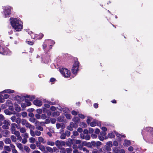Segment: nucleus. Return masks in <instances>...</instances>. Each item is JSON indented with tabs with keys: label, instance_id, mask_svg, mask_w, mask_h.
I'll list each match as a JSON object with an SVG mask.
<instances>
[{
	"label": "nucleus",
	"instance_id": "obj_12",
	"mask_svg": "<svg viewBox=\"0 0 153 153\" xmlns=\"http://www.w3.org/2000/svg\"><path fill=\"white\" fill-rule=\"evenodd\" d=\"M15 92V91L13 90L7 89L1 92V93H8L9 94L13 93Z\"/></svg>",
	"mask_w": 153,
	"mask_h": 153
},
{
	"label": "nucleus",
	"instance_id": "obj_8",
	"mask_svg": "<svg viewBox=\"0 0 153 153\" xmlns=\"http://www.w3.org/2000/svg\"><path fill=\"white\" fill-rule=\"evenodd\" d=\"M4 125L2 126V128L4 129H8L9 128L8 126L10 125V123L6 120H4L3 122Z\"/></svg>",
	"mask_w": 153,
	"mask_h": 153
},
{
	"label": "nucleus",
	"instance_id": "obj_34",
	"mask_svg": "<svg viewBox=\"0 0 153 153\" xmlns=\"http://www.w3.org/2000/svg\"><path fill=\"white\" fill-rule=\"evenodd\" d=\"M25 102L26 103V105L27 106H30L31 105V103L30 102L29 100L28 99H25Z\"/></svg>",
	"mask_w": 153,
	"mask_h": 153
},
{
	"label": "nucleus",
	"instance_id": "obj_52",
	"mask_svg": "<svg viewBox=\"0 0 153 153\" xmlns=\"http://www.w3.org/2000/svg\"><path fill=\"white\" fill-rule=\"evenodd\" d=\"M53 152H56V153L58 152L59 149L56 147H53Z\"/></svg>",
	"mask_w": 153,
	"mask_h": 153
},
{
	"label": "nucleus",
	"instance_id": "obj_38",
	"mask_svg": "<svg viewBox=\"0 0 153 153\" xmlns=\"http://www.w3.org/2000/svg\"><path fill=\"white\" fill-rule=\"evenodd\" d=\"M15 122H16L18 125H20V123L21 122V119L18 117L16 119V121Z\"/></svg>",
	"mask_w": 153,
	"mask_h": 153
},
{
	"label": "nucleus",
	"instance_id": "obj_21",
	"mask_svg": "<svg viewBox=\"0 0 153 153\" xmlns=\"http://www.w3.org/2000/svg\"><path fill=\"white\" fill-rule=\"evenodd\" d=\"M47 144L48 145L53 146L54 145L55 143L53 142H52V141L48 140L47 143Z\"/></svg>",
	"mask_w": 153,
	"mask_h": 153
},
{
	"label": "nucleus",
	"instance_id": "obj_5",
	"mask_svg": "<svg viewBox=\"0 0 153 153\" xmlns=\"http://www.w3.org/2000/svg\"><path fill=\"white\" fill-rule=\"evenodd\" d=\"M79 62L78 61H75L71 69V71L74 74L77 73L79 70Z\"/></svg>",
	"mask_w": 153,
	"mask_h": 153
},
{
	"label": "nucleus",
	"instance_id": "obj_17",
	"mask_svg": "<svg viewBox=\"0 0 153 153\" xmlns=\"http://www.w3.org/2000/svg\"><path fill=\"white\" fill-rule=\"evenodd\" d=\"M8 103L10 104V105L9 106L8 108L11 111H13L14 110V108L13 106L12 102L11 101L8 100Z\"/></svg>",
	"mask_w": 153,
	"mask_h": 153
},
{
	"label": "nucleus",
	"instance_id": "obj_50",
	"mask_svg": "<svg viewBox=\"0 0 153 153\" xmlns=\"http://www.w3.org/2000/svg\"><path fill=\"white\" fill-rule=\"evenodd\" d=\"M38 140L39 143H43L44 140L43 138L42 137H39L38 138Z\"/></svg>",
	"mask_w": 153,
	"mask_h": 153
},
{
	"label": "nucleus",
	"instance_id": "obj_30",
	"mask_svg": "<svg viewBox=\"0 0 153 153\" xmlns=\"http://www.w3.org/2000/svg\"><path fill=\"white\" fill-rule=\"evenodd\" d=\"M108 137L110 138H113L115 137V135L113 133H109L108 134Z\"/></svg>",
	"mask_w": 153,
	"mask_h": 153
},
{
	"label": "nucleus",
	"instance_id": "obj_56",
	"mask_svg": "<svg viewBox=\"0 0 153 153\" xmlns=\"http://www.w3.org/2000/svg\"><path fill=\"white\" fill-rule=\"evenodd\" d=\"M73 127L71 125L68 126L67 129L70 131H72L73 130Z\"/></svg>",
	"mask_w": 153,
	"mask_h": 153
},
{
	"label": "nucleus",
	"instance_id": "obj_35",
	"mask_svg": "<svg viewBox=\"0 0 153 153\" xmlns=\"http://www.w3.org/2000/svg\"><path fill=\"white\" fill-rule=\"evenodd\" d=\"M32 129H30V133L31 136L32 137L35 136V132L32 130Z\"/></svg>",
	"mask_w": 153,
	"mask_h": 153
},
{
	"label": "nucleus",
	"instance_id": "obj_29",
	"mask_svg": "<svg viewBox=\"0 0 153 153\" xmlns=\"http://www.w3.org/2000/svg\"><path fill=\"white\" fill-rule=\"evenodd\" d=\"M4 149L8 152L11 151V149L10 146H4Z\"/></svg>",
	"mask_w": 153,
	"mask_h": 153
},
{
	"label": "nucleus",
	"instance_id": "obj_9",
	"mask_svg": "<svg viewBox=\"0 0 153 153\" xmlns=\"http://www.w3.org/2000/svg\"><path fill=\"white\" fill-rule=\"evenodd\" d=\"M33 102L35 105L38 106L39 107H40V106L42 105L43 104L42 101L37 99L35 100Z\"/></svg>",
	"mask_w": 153,
	"mask_h": 153
},
{
	"label": "nucleus",
	"instance_id": "obj_26",
	"mask_svg": "<svg viewBox=\"0 0 153 153\" xmlns=\"http://www.w3.org/2000/svg\"><path fill=\"white\" fill-rule=\"evenodd\" d=\"M97 123L94 120L93 122L90 123V125L92 127H93V126H95L96 125Z\"/></svg>",
	"mask_w": 153,
	"mask_h": 153
},
{
	"label": "nucleus",
	"instance_id": "obj_7",
	"mask_svg": "<svg viewBox=\"0 0 153 153\" xmlns=\"http://www.w3.org/2000/svg\"><path fill=\"white\" fill-rule=\"evenodd\" d=\"M146 132H148L153 137V128L151 127H147L144 129Z\"/></svg>",
	"mask_w": 153,
	"mask_h": 153
},
{
	"label": "nucleus",
	"instance_id": "obj_32",
	"mask_svg": "<svg viewBox=\"0 0 153 153\" xmlns=\"http://www.w3.org/2000/svg\"><path fill=\"white\" fill-rule=\"evenodd\" d=\"M60 149V152L61 153H65L66 150L64 148H62L61 147H60V148L59 149Z\"/></svg>",
	"mask_w": 153,
	"mask_h": 153
},
{
	"label": "nucleus",
	"instance_id": "obj_16",
	"mask_svg": "<svg viewBox=\"0 0 153 153\" xmlns=\"http://www.w3.org/2000/svg\"><path fill=\"white\" fill-rule=\"evenodd\" d=\"M27 128H29L30 129H34L35 128V127L33 126H32L30 123L27 122L26 124L25 125Z\"/></svg>",
	"mask_w": 153,
	"mask_h": 153
},
{
	"label": "nucleus",
	"instance_id": "obj_47",
	"mask_svg": "<svg viewBox=\"0 0 153 153\" xmlns=\"http://www.w3.org/2000/svg\"><path fill=\"white\" fill-rule=\"evenodd\" d=\"M30 142L33 143L35 141V138L33 137H30L29 139Z\"/></svg>",
	"mask_w": 153,
	"mask_h": 153
},
{
	"label": "nucleus",
	"instance_id": "obj_6",
	"mask_svg": "<svg viewBox=\"0 0 153 153\" xmlns=\"http://www.w3.org/2000/svg\"><path fill=\"white\" fill-rule=\"evenodd\" d=\"M5 17H7L9 16L11 13V8H8L4 11Z\"/></svg>",
	"mask_w": 153,
	"mask_h": 153
},
{
	"label": "nucleus",
	"instance_id": "obj_14",
	"mask_svg": "<svg viewBox=\"0 0 153 153\" xmlns=\"http://www.w3.org/2000/svg\"><path fill=\"white\" fill-rule=\"evenodd\" d=\"M55 144L58 148L60 149L61 147V140H57L55 142Z\"/></svg>",
	"mask_w": 153,
	"mask_h": 153
},
{
	"label": "nucleus",
	"instance_id": "obj_28",
	"mask_svg": "<svg viewBox=\"0 0 153 153\" xmlns=\"http://www.w3.org/2000/svg\"><path fill=\"white\" fill-rule=\"evenodd\" d=\"M13 134H14L16 135V136L17 137L19 136V135H20V134L19 131H14L12 133Z\"/></svg>",
	"mask_w": 153,
	"mask_h": 153
},
{
	"label": "nucleus",
	"instance_id": "obj_18",
	"mask_svg": "<svg viewBox=\"0 0 153 153\" xmlns=\"http://www.w3.org/2000/svg\"><path fill=\"white\" fill-rule=\"evenodd\" d=\"M14 105H15L16 107L15 108V110L17 111H20L21 110V108L17 104H14Z\"/></svg>",
	"mask_w": 153,
	"mask_h": 153
},
{
	"label": "nucleus",
	"instance_id": "obj_10",
	"mask_svg": "<svg viewBox=\"0 0 153 153\" xmlns=\"http://www.w3.org/2000/svg\"><path fill=\"white\" fill-rule=\"evenodd\" d=\"M74 139H69L66 143V145L67 146L69 147L71 146L72 144L74 143Z\"/></svg>",
	"mask_w": 153,
	"mask_h": 153
},
{
	"label": "nucleus",
	"instance_id": "obj_57",
	"mask_svg": "<svg viewBox=\"0 0 153 153\" xmlns=\"http://www.w3.org/2000/svg\"><path fill=\"white\" fill-rule=\"evenodd\" d=\"M29 120L30 122L32 123H34L35 121V119L33 117H31L30 118Z\"/></svg>",
	"mask_w": 153,
	"mask_h": 153
},
{
	"label": "nucleus",
	"instance_id": "obj_4",
	"mask_svg": "<svg viewBox=\"0 0 153 153\" xmlns=\"http://www.w3.org/2000/svg\"><path fill=\"white\" fill-rule=\"evenodd\" d=\"M72 120L74 123L71 122L70 125L72 126L74 128L77 127L80 121L79 118L77 117H74V118Z\"/></svg>",
	"mask_w": 153,
	"mask_h": 153
},
{
	"label": "nucleus",
	"instance_id": "obj_43",
	"mask_svg": "<svg viewBox=\"0 0 153 153\" xmlns=\"http://www.w3.org/2000/svg\"><path fill=\"white\" fill-rule=\"evenodd\" d=\"M78 116L80 118L82 119H84L85 118V116H84V115L82 114H78Z\"/></svg>",
	"mask_w": 153,
	"mask_h": 153
},
{
	"label": "nucleus",
	"instance_id": "obj_2",
	"mask_svg": "<svg viewBox=\"0 0 153 153\" xmlns=\"http://www.w3.org/2000/svg\"><path fill=\"white\" fill-rule=\"evenodd\" d=\"M0 54L4 55H10L11 54V51L8 48L0 45Z\"/></svg>",
	"mask_w": 153,
	"mask_h": 153
},
{
	"label": "nucleus",
	"instance_id": "obj_63",
	"mask_svg": "<svg viewBox=\"0 0 153 153\" xmlns=\"http://www.w3.org/2000/svg\"><path fill=\"white\" fill-rule=\"evenodd\" d=\"M47 116L45 114H42L41 115V118L42 119H45L46 118Z\"/></svg>",
	"mask_w": 153,
	"mask_h": 153
},
{
	"label": "nucleus",
	"instance_id": "obj_20",
	"mask_svg": "<svg viewBox=\"0 0 153 153\" xmlns=\"http://www.w3.org/2000/svg\"><path fill=\"white\" fill-rule=\"evenodd\" d=\"M4 141L6 144H10L11 143V140L9 138H6Z\"/></svg>",
	"mask_w": 153,
	"mask_h": 153
},
{
	"label": "nucleus",
	"instance_id": "obj_60",
	"mask_svg": "<svg viewBox=\"0 0 153 153\" xmlns=\"http://www.w3.org/2000/svg\"><path fill=\"white\" fill-rule=\"evenodd\" d=\"M22 115L23 117H25L27 116V114L26 112L25 111H23V112L22 113Z\"/></svg>",
	"mask_w": 153,
	"mask_h": 153
},
{
	"label": "nucleus",
	"instance_id": "obj_62",
	"mask_svg": "<svg viewBox=\"0 0 153 153\" xmlns=\"http://www.w3.org/2000/svg\"><path fill=\"white\" fill-rule=\"evenodd\" d=\"M66 136L69 137L70 134V132L68 131H66L65 132Z\"/></svg>",
	"mask_w": 153,
	"mask_h": 153
},
{
	"label": "nucleus",
	"instance_id": "obj_44",
	"mask_svg": "<svg viewBox=\"0 0 153 153\" xmlns=\"http://www.w3.org/2000/svg\"><path fill=\"white\" fill-rule=\"evenodd\" d=\"M27 121L25 119H22V120H21V123L22 125H26L27 123Z\"/></svg>",
	"mask_w": 153,
	"mask_h": 153
},
{
	"label": "nucleus",
	"instance_id": "obj_42",
	"mask_svg": "<svg viewBox=\"0 0 153 153\" xmlns=\"http://www.w3.org/2000/svg\"><path fill=\"white\" fill-rule=\"evenodd\" d=\"M20 131L21 133H24L26 131V130L24 128H21L20 129Z\"/></svg>",
	"mask_w": 153,
	"mask_h": 153
},
{
	"label": "nucleus",
	"instance_id": "obj_51",
	"mask_svg": "<svg viewBox=\"0 0 153 153\" xmlns=\"http://www.w3.org/2000/svg\"><path fill=\"white\" fill-rule=\"evenodd\" d=\"M90 135L89 134H87V135H85V140H89L90 139Z\"/></svg>",
	"mask_w": 153,
	"mask_h": 153
},
{
	"label": "nucleus",
	"instance_id": "obj_45",
	"mask_svg": "<svg viewBox=\"0 0 153 153\" xmlns=\"http://www.w3.org/2000/svg\"><path fill=\"white\" fill-rule=\"evenodd\" d=\"M85 145L88 147H90V148H91V147H92L91 143L89 142L86 143Z\"/></svg>",
	"mask_w": 153,
	"mask_h": 153
},
{
	"label": "nucleus",
	"instance_id": "obj_25",
	"mask_svg": "<svg viewBox=\"0 0 153 153\" xmlns=\"http://www.w3.org/2000/svg\"><path fill=\"white\" fill-rule=\"evenodd\" d=\"M17 146L18 148L21 150H22L23 149V146L21 143H19L17 144Z\"/></svg>",
	"mask_w": 153,
	"mask_h": 153
},
{
	"label": "nucleus",
	"instance_id": "obj_37",
	"mask_svg": "<svg viewBox=\"0 0 153 153\" xmlns=\"http://www.w3.org/2000/svg\"><path fill=\"white\" fill-rule=\"evenodd\" d=\"M30 148L32 149H34L36 148V146L35 144L32 143L30 146Z\"/></svg>",
	"mask_w": 153,
	"mask_h": 153
},
{
	"label": "nucleus",
	"instance_id": "obj_1",
	"mask_svg": "<svg viewBox=\"0 0 153 153\" xmlns=\"http://www.w3.org/2000/svg\"><path fill=\"white\" fill-rule=\"evenodd\" d=\"M11 25L16 31H20L23 29V23L20 19L17 18L10 19Z\"/></svg>",
	"mask_w": 153,
	"mask_h": 153
},
{
	"label": "nucleus",
	"instance_id": "obj_64",
	"mask_svg": "<svg viewBox=\"0 0 153 153\" xmlns=\"http://www.w3.org/2000/svg\"><path fill=\"white\" fill-rule=\"evenodd\" d=\"M128 150L130 152H132L134 150V149L132 146H130L128 147Z\"/></svg>",
	"mask_w": 153,
	"mask_h": 153
},
{
	"label": "nucleus",
	"instance_id": "obj_27",
	"mask_svg": "<svg viewBox=\"0 0 153 153\" xmlns=\"http://www.w3.org/2000/svg\"><path fill=\"white\" fill-rule=\"evenodd\" d=\"M11 139L13 142H16V138L13 135H12L11 136Z\"/></svg>",
	"mask_w": 153,
	"mask_h": 153
},
{
	"label": "nucleus",
	"instance_id": "obj_3",
	"mask_svg": "<svg viewBox=\"0 0 153 153\" xmlns=\"http://www.w3.org/2000/svg\"><path fill=\"white\" fill-rule=\"evenodd\" d=\"M60 72L62 75L66 78H68L71 76V73L70 70L66 68H62L60 70Z\"/></svg>",
	"mask_w": 153,
	"mask_h": 153
},
{
	"label": "nucleus",
	"instance_id": "obj_15",
	"mask_svg": "<svg viewBox=\"0 0 153 153\" xmlns=\"http://www.w3.org/2000/svg\"><path fill=\"white\" fill-rule=\"evenodd\" d=\"M131 143L130 142V140H124V142L123 143V145L127 147L130 145Z\"/></svg>",
	"mask_w": 153,
	"mask_h": 153
},
{
	"label": "nucleus",
	"instance_id": "obj_19",
	"mask_svg": "<svg viewBox=\"0 0 153 153\" xmlns=\"http://www.w3.org/2000/svg\"><path fill=\"white\" fill-rule=\"evenodd\" d=\"M39 149L41 150V151L42 152H43L44 153H45V151H46V148L43 145H41L39 148Z\"/></svg>",
	"mask_w": 153,
	"mask_h": 153
},
{
	"label": "nucleus",
	"instance_id": "obj_11",
	"mask_svg": "<svg viewBox=\"0 0 153 153\" xmlns=\"http://www.w3.org/2000/svg\"><path fill=\"white\" fill-rule=\"evenodd\" d=\"M46 149L45 153H48V152L52 153L53 152V149L50 146H47L46 147Z\"/></svg>",
	"mask_w": 153,
	"mask_h": 153
},
{
	"label": "nucleus",
	"instance_id": "obj_33",
	"mask_svg": "<svg viewBox=\"0 0 153 153\" xmlns=\"http://www.w3.org/2000/svg\"><path fill=\"white\" fill-rule=\"evenodd\" d=\"M4 111V113L7 115H10L12 114V112L10 111L8 109H5Z\"/></svg>",
	"mask_w": 153,
	"mask_h": 153
},
{
	"label": "nucleus",
	"instance_id": "obj_39",
	"mask_svg": "<svg viewBox=\"0 0 153 153\" xmlns=\"http://www.w3.org/2000/svg\"><path fill=\"white\" fill-rule=\"evenodd\" d=\"M65 116L66 118L68 119H71V114H65Z\"/></svg>",
	"mask_w": 153,
	"mask_h": 153
},
{
	"label": "nucleus",
	"instance_id": "obj_55",
	"mask_svg": "<svg viewBox=\"0 0 153 153\" xmlns=\"http://www.w3.org/2000/svg\"><path fill=\"white\" fill-rule=\"evenodd\" d=\"M4 146V143L2 141H0V149H2Z\"/></svg>",
	"mask_w": 153,
	"mask_h": 153
},
{
	"label": "nucleus",
	"instance_id": "obj_46",
	"mask_svg": "<svg viewBox=\"0 0 153 153\" xmlns=\"http://www.w3.org/2000/svg\"><path fill=\"white\" fill-rule=\"evenodd\" d=\"M59 115V113L58 111L54 112L52 114V116L54 117L58 116Z\"/></svg>",
	"mask_w": 153,
	"mask_h": 153
},
{
	"label": "nucleus",
	"instance_id": "obj_36",
	"mask_svg": "<svg viewBox=\"0 0 153 153\" xmlns=\"http://www.w3.org/2000/svg\"><path fill=\"white\" fill-rule=\"evenodd\" d=\"M11 120L13 122H15L16 120V117L15 116H13L11 118Z\"/></svg>",
	"mask_w": 153,
	"mask_h": 153
},
{
	"label": "nucleus",
	"instance_id": "obj_59",
	"mask_svg": "<svg viewBox=\"0 0 153 153\" xmlns=\"http://www.w3.org/2000/svg\"><path fill=\"white\" fill-rule=\"evenodd\" d=\"M71 114L74 116H76L77 114V113L76 111L74 110H73L71 111Z\"/></svg>",
	"mask_w": 153,
	"mask_h": 153
},
{
	"label": "nucleus",
	"instance_id": "obj_61",
	"mask_svg": "<svg viewBox=\"0 0 153 153\" xmlns=\"http://www.w3.org/2000/svg\"><path fill=\"white\" fill-rule=\"evenodd\" d=\"M27 104L25 103H22L21 104V106L22 107L24 108L27 107Z\"/></svg>",
	"mask_w": 153,
	"mask_h": 153
},
{
	"label": "nucleus",
	"instance_id": "obj_31",
	"mask_svg": "<svg viewBox=\"0 0 153 153\" xmlns=\"http://www.w3.org/2000/svg\"><path fill=\"white\" fill-rule=\"evenodd\" d=\"M15 98L17 101L18 102H21L22 100L21 97L17 95L15 97Z\"/></svg>",
	"mask_w": 153,
	"mask_h": 153
},
{
	"label": "nucleus",
	"instance_id": "obj_53",
	"mask_svg": "<svg viewBox=\"0 0 153 153\" xmlns=\"http://www.w3.org/2000/svg\"><path fill=\"white\" fill-rule=\"evenodd\" d=\"M72 149L71 148H66V151L67 153H71Z\"/></svg>",
	"mask_w": 153,
	"mask_h": 153
},
{
	"label": "nucleus",
	"instance_id": "obj_13",
	"mask_svg": "<svg viewBox=\"0 0 153 153\" xmlns=\"http://www.w3.org/2000/svg\"><path fill=\"white\" fill-rule=\"evenodd\" d=\"M16 123H13L11 124V133L16 130Z\"/></svg>",
	"mask_w": 153,
	"mask_h": 153
},
{
	"label": "nucleus",
	"instance_id": "obj_40",
	"mask_svg": "<svg viewBox=\"0 0 153 153\" xmlns=\"http://www.w3.org/2000/svg\"><path fill=\"white\" fill-rule=\"evenodd\" d=\"M47 42H45L43 43V45H42V48L43 49H45L47 46Z\"/></svg>",
	"mask_w": 153,
	"mask_h": 153
},
{
	"label": "nucleus",
	"instance_id": "obj_23",
	"mask_svg": "<svg viewBox=\"0 0 153 153\" xmlns=\"http://www.w3.org/2000/svg\"><path fill=\"white\" fill-rule=\"evenodd\" d=\"M24 149L26 152H29L30 150L29 147L26 146H24Z\"/></svg>",
	"mask_w": 153,
	"mask_h": 153
},
{
	"label": "nucleus",
	"instance_id": "obj_49",
	"mask_svg": "<svg viewBox=\"0 0 153 153\" xmlns=\"http://www.w3.org/2000/svg\"><path fill=\"white\" fill-rule=\"evenodd\" d=\"M66 134L65 133H63L61 134V136H60V138L62 139H65L66 137Z\"/></svg>",
	"mask_w": 153,
	"mask_h": 153
},
{
	"label": "nucleus",
	"instance_id": "obj_24",
	"mask_svg": "<svg viewBox=\"0 0 153 153\" xmlns=\"http://www.w3.org/2000/svg\"><path fill=\"white\" fill-rule=\"evenodd\" d=\"M44 36V35L42 33H39L37 36V39H42Z\"/></svg>",
	"mask_w": 153,
	"mask_h": 153
},
{
	"label": "nucleus",
	"instance_id": "obj_54",
	"mask_svg": "<svg viewBox=\"0 0 153 153\" xmlns=\"http://www.w3.org/2000/svg\"><path fill=\"white\" fill-rule=\"evenodd\" d=\"M66 143L63 140H61V147L62 146H65Z\"/></svg>",
	"mask_w": 153,
	"mask_h": 153
},
{
	"label": "nucleus",
	"instance_id": "obj_58",
	"mask_svg": "<svg viewBox=\"0 0 153 153\" xmlns=\"http://www.w3.org/2000/svg\"><path fill=\"white\" fill-rule=\"evenodd\" d=\"M73 133L74 136H77L79 135V133L78 131H73Z\"/></svg>",
	"mask_w": 153,
	"mask_h": 153
},
{
	"label": "nucleus",
	"instance_id": "obj_41",
	"mask_svg": "<svg viewBox=\"0 0 153 153\" xmlns=\"http://www.w3.org/2000/svg\"><path fill=\"white\" fill-rule=\"evenodd\" d=\"M81 126L82 127L86 128L87 127V125L86 123L85 122H82L80 123Z\"/></svg>",
	"mask_w": 153,
	"mask_h": 153
},
{
	"label": "nucleus",
	"instance_id": "obj_48",
	"mask_svg": "<svg viewBox=\"0 0 153 153\" xmlns=\"http://www.w3.org/2000/svg\"><path fill=\"white\" fill-rule=\"evenodd\" d=\"M35 135H36L37 136H39L41 134V132L39 131H35Z\"/></svg>",
	"mask_w": 153,
	"mask_h": 153
},
{
	"label": "nucleus",
	"instance_id": "obj_22",
	"mask_svg": "<svg viewBox=\"0 0 153 153\" xmlns=\"http://www.w3.org/2000/svg\"><path fill=\"white\" fill-rule=\"evenodd\" d=\"M64 118L63 116H59L58 117V120L60 122H63Z\"/></svg>",
	"mask_w": 153,
	"mask_h": 153
}]
</instances>
